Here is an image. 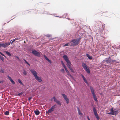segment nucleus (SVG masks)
<instances>
[{
  "mask_svg": "<svg viewBox=\"0 0 120 120\" xmlns=\"http://www.w3.org/2000/svg\"><path fill=\"white\" fill-rule=\"evenodd\" d=\"M30 70L34 76L37 81L39 82H41L42 81V79L41 77L37 75V72L34 69H30Z\"/></svg>",
  "mask_w": 120,
  "mask_h": 120,
  "instance_id": "f257e3e1",
  "label": "nucleus"
},
{
  "mask_svg": "<svg viewBox=\"0 0 120 120\" xmlns=\"http://www.w3.org/2000/svg\"><path fill=\"white\" fill-rule=\"evenodd\" d=\"M90 88L91 92L92 94V95L93 97V98L94 99L95 101L96 102L98 101L97 98V96L96 95L95 93V90L94 88L91 86H90Z\"/></svg>",
  "mask_w": 120,
  "mask_h": 120,
  "instance_id": "f03ea898",
  "label": "nucleus"
},
{
  "mask_svg": "<svg viewBox=\"0 0 120 120\" xmlns=\"http://www.w3.org/2000/svg\"><path fill=\"white\" fill-rule=\"evenodd\" d=\"M80 39H74L72 40L70 42L71 45L70 46H76L79 43V41Z\"/></svg>",
  "mask_w": 120,
  "mask_h": 120,
  "instance_id": "7ed1b4c3",
  "label": "nucleus"
},
{
  "mask_svg": "<svg viewBox=\"0 0 120 120\" xmlns=\"http://www.w3.org/2000/svg\"><path fill=\"white\" fill-rule=\"evenodd\" d=\"M12 40H11V41ZM11 42H8L2 43L0 42V48L1 47H3L4 48H5L8 47L10 44Z\"/></svg>",
  "mask_w": 120,
  "mask_h": 120,
  "instance_id": "20e7f679",
  "label": "nucleus"
},
{
  "mask_svg": "<svg viewBox=\"0 0 120 120\" xmlns=\"http://www.w3.org/2000/svg\"><path fill=\"white\" fill-rule=\"evenodd\" d=\"M56 105L55 104L52 106L47 111H46V114H49L53 111L56 108Z\"/></svg>",
  "mask_w": 120,
  "mask_h": 120,
  "instance_id": "39448f33",
  "label": "nucleus"
},
{
  "mask_svg": "<svg viewBox=\"0 0 120 120\" xmlns=\"http://www.w3.org/2000/svg\"><path fill=\"white\" fill-rule=\"evenodd\" d=\"M82 66L84 69L88 73H90L89 69L88 68L87 66L85 63H83L82 64Z\"/></svg>",
  "mask_w": 120,
  "mask_h": 120,
  "instance_id": "423d86ee",
  "label": "nucleus"
},
{
  "mask_svg": "<svg viewBox=\"0 0 120 120\" xmlns=\"http://www.w3.org/2000/svg\"><path fill=\"white\" fill-rule=\"evenodd\" d=\"M63 58L65 60L66 62L67 63L68 65L69 64L71 63V62L69 60L68 58V56L66 55H64L63 56Z\"/></svg>",
  "mask_w": 120,
  "mask_h": 120,
  "instance_id": "0eeeda50",
  "label": "nucleus"
},
{
  "mask_svg": "<svg viewBox=\"0 0 120 120\" xmlns=\"http://www.w3.org/2000/svg\"><path fill=\"white\" fill-rule=\"evenodd\" d=\"M32 53L33 54L35 55L36 56L40 57L41 56V52H39L35 50L32 51Z\"/></svg>",
  "mask_w": 120,
  "mask_h": 120,
  "instance_id": "6e6552de",
  "label": "nucleus"
},
{
  "mask_svg": "<svg viewBox=\"0 0 120 120\" xmlns=\"http://www.w3.org/2000/svg\"><path fill=\"white\" fill-rule=\"evenodd\" d=\"M63 98H64V99L66 101V103L67 104H68L69 102V99L68 98L67 96L65 94H62Z\"/></svg>",
  "mask_w": 120,
  "mask_h": 120,
  "instance_id": "1a4fd4ad",
  "label": "nucleus"
},
{
  "mask_svg": "<svg viewBox=\"0 0 120 120\" xmlns=\"http://www.w3.org/2000/svg\"><path fill=\"white\" fill-rule=\"evenodd\" d=\"M111 59L109 57L105 60V62L107 63H111Z\"/></svg>",
  "mask_w": 120,
  "mask_h": 120,
  "instance_id": "9d476101",
  "label": "nucleus"
},
{
  "mask_svg": "<svg viewBox=\"0 0 120 120\" xmlns=\"http://www.w3.org/2000/svg\"><path fill=\"white\" fill-rule=\"evenodd\" d=\"M81 76L82 78H83V79L84 80L85 82L86 83V84L88 85H89V84L87 82V81L86 79L84 77V76L83 75H82Z\"/></svg>",
  "mask_w": 120,
  "mask_h": 120,
  "instance_id": "9b49d317",
  "label": "nucleus"
},
{
  "mask_svg": "<svg viewBox=\"0 0 120 120\" xmlns=\"http://www.w3.org/2000/svg\"><path fill=\"white\" fill-rule=\"evenodd\" d=\"M71 63H70V64H68V66L69 69L71 70V71L73 73H74V70H73L72 68L71 67Z\"/></svg>",
  "mask_w": 120,
  "mask_h": 120,
  "instance_id": "f8f14e48",
  "label": "nucleus"
},
{
  "mask_svg": "<svg viewBox=\"0 0 120 120\" xmlns=\"http://www.w3.org/2000/svg\"><path fill=\"white\" fill-rule=\"evenodd\" d=\"M111 112H110L107 113V114H112L114 115V112L113 109V108H111Z\"/></svg>",
  "mask_w": 120,
  "mask_h": 120,
  "instance_id": "ddd939ff",
  "label": "nucleus"
},
{
  "mask_svg": "<svg viewBox=\"0 0 120 120\" xmlns=\"http://www.w3.org/2000/svg\"><path fill=\"white\" fill-rule=\"evenodd\" d=\"M8 78L9 79V80L11 81V83L13 84H15V82L9 76H8Z\"/></svg>",
  "mask_w": 120,
  "mask_h": 120,
  "instance_id": "4468645a",
  "label": "nucleus"
},
{
  "mask_svg": "<svg viewBox=\"0 0 120 120\" xmlns=\"http://www.w3.org/2000/svg\"><path fill=\"white\" fill-rule=\"evenodd\" d=\"M77 108L79 115H80V116H81L82 115V114L81 112L80 111L78 107H77Z\"/></svg>",
  "mask_w": 120,
  "mask_h": 120,
  "instance_id": "2eb2a0df",
  "label": "nucleus"
},
{
  "mask_svg": "<svg viewBox=\"0 0 120 120\" xmlns=\"http://www.w3.org/2000/svg\"><path fill=\"white\" fill-rule=\"evenodd\" d=\"M65 71L66 73H67V74L70 77H72V76L70 74V73L68 71V70L66 68L65 69Z\"/></svg>",
  "mask_w": 120,
  "mask_h": 120,
  "instance_id": "dca6fc26",
  "label": "nucleus"
},
{
  "mask_svg": "<svg viewBox=\"0 0 120 120\" xmlns=\"http://www.w3.org/2000/svg\"><path fill=\"white\" fill-rule=\"evenodd\" d=\"M34 113L36 115H38L39 114L40 112L38 110H36L34 111Z\"/></svg>",
  "mask_w": 120,
  "mask_h": 120,
  "instance_id": "f3484780",
  "label": "nucleus"
},
{
  "mask_svg": "<svg viewBox=\"0 0 120 120\" xmlns=\"http://www.w3.org/2000/svg\"><path fill=\"white\" fill-rule=\"evenodd\" d=\"M93 110L94 114L97 113L95 107H93Z\"/></svg>",
  "mask_w": 120,
  "mask_h": 120,
  "instance_id": "a211bd4d",
  "label": "nucleus"
},
{
  "mask_svg": "<svg viewBox=\"0 0 120 120\" xmlns=\"http://www.w3.org/2000/svg\"><path fill=\"white\" fill-rule=\"evenodd\" d=\"M5 52L6 53L8 56H11V55L10 53L8 51H5Z\"/></svg>",
  "mask_w": 120,
  "mask_h": 120,
  "instance_id": "6ab92c4d",
  "label": "nucleus"
},
{
  "mask_svg": "<svg viewBox=\"0 0 120 120\" xmlns=\"http://www.w3.org/2000/svg\"><path fill=\"white\" fill-rule=\"evenodd\" d=\"M96 118L98 119V120H99L100 119V118L98 116V114L97 113L96 114H94Z\"/></svg>",
  "mask_w": 120,
  "mask_h": 120,
  "instance_id": "aec40b11",
  "label": "nucleus"
},
{
  "mask_svg": "<svg viewBox=\"0 0 120 120\" xmlns=\"http://www.w3.org/2000/svg\"><path fill=\"white\" fill-rule=\"evenodd\" d=\"M53 99H54V101L56 102L58 101L57 99L54 96L53 97Z\"/></svg>",
  "mask_w": 120,
  "mask_h": 120,
  "instance_id": "412c9836",
  "label": "nucleus"
},
{
  "mask_svg": "<svg viewBox=\"0 0 120 120\" xmlns=\"http://www.w3.org/2000/svg\"><path fill=\"white\" fill-rule=\"evenodd\" d=\"M71 43L70 42V43H68L64 45L65 46H67L68 45H70V46Z\"/></svg>",
  "mask_w": 120,
  "mask_h": 120,
  "instance_id": "4be33fe9",
  "label": "nucleus"
},
{
  "mask_svg": "<svg viewBox=\"0 0 120 120\" xmlns=\"http://www.w3.org/2000/svg\"><path fill=\"white\" fill-rule=\"evenodd\" d=\"M87 57L88 58L90 59H91L92 58V57L90 56L89 55H88V54L87 55Z\"/></svg>",
  "mask_w": 120,
  "mask_h": 120,
  "instance_id": "5701e85b",
  "label": "nucleus"
},
{
  "mask_svg": "<svg viewBox=\"0 0 120 120\" xmlns=\"http://www.w3.org/2000/svg\"><path fill=\"white\" fill-rule=\"evenodd\" d=\"M23 74L25 75H26L27 74V72H26L25 70H23Z\"/></svg>",
  "mask_w": 120,
  "mask_h": 120,
  "instance_id": "b1692460",
  "label": "nucleus"
},
{
  "mask_svg": "<svg viewBox=\"0 0 120 120\" xmlns=\"http://www.w3.org/2000/svg\"><path fill=\"white\" fill-rule=\"evenodd\" d=\"M9 114V112L8 111H7L5 113V115H8Z\"/></svg>",
  "mask_w": 120,
  "mask_h": 120,
  "instance_id": "393cba45",
  "label": "nucleus"
},
{
  "mask_svg": "<svg viewBox=\"0 0 120 120\" xmlns=\"http://www.w3.org/2000/svg\"><path fill=\"white\" fill-rule=\"evenodd\" d=\"M60 106L61 105V102L59 100L58 101H57L56 102Z\"/></svg>",
  "mask_w": 120,
  "mask_h": 120,
  "instance_id": "a878e982",
  "label": "nucleus"
},
{
  "mask_svg": "<svg viewBox=\"0 0 120 120\" xmlns=\"http://www.w3.org/2000/svg\"><path fill=\"white\" fill-rule=\"evenodd\" d=\"M60 106L61 105V102L59 100L58 101H57L56 102Z\"/></svg>",
  "mask_w": 120,
  "mask_h": 120,
  "instance_id": "bb28decb",
  "label": "nucleus"
},
{
  "mask_svg": "<svg viewBox=\"0 0 120 120\" xmlns=\"http://www.w3.org/2000/svg\"><path fill=\"white\" fill-rule=\"evenodd\" d=\"M0 58L1 59V60H2V61H3V62H4V57L2 56H1L0 57Z\"/></svg>",
  "mask_w": 120,
  "mask_h": 120,
  "instance_id": "cd10ccee",
  "label": "nucleus"
},
{
  "mask_svg": "<svg viewBox=\"0 0 120 120\" xmlns=\"http://www.w3.org/2000/svg\"><path fill=\"white\" fill-rule=\"evenodd\" d=\"M18 82L19 83H20L21 85H23V84L22 82L19 79L18 80Z\"/></svg>",
  "mask_w": 120,
  "mask_h": 120,
  "instance_id": "c85d7f7f",
  "label": "nucleus"
},
{
  "mask_svg": "<svg viewBox=\"0 0 120 120\" xmlns=\"http://www.w3.org/2000/svg\"><path fill=\"white\" fill-rule=\"evenodd\" d=\"M0 71L1 72L4 73V71L3 69L2 68L0 70Z\"/></svg>",
  "mask_w": 120,
  "mask_h": 120,
  "instance_id": "c756f323",
  "label": "nucleus"
},
{
  "mask_svg": "<svg viewBox=\"0 0 120 120\" xmlns=\"http://www.w3.org/2000/svg\"><path fill=\"white\" fill-rule=\"evenodd\" d=\"M61 72L63 73H65V71L64 69H61Z\"/></svg>",
  "mask_w": 120,
  "mask_h": 120,
  "instance_id": "7c9ffc66",
  "label": "nucleus"
},
{
  "mask_svg": "<svg viewBox=\"0 0 120 120\" xmlns=\"http://www.w3.org/2000/svg\"><path fill=\"white\" fill-rule=\"evenodd\" d=\"M46 60H47L50 63H51V61L48 58H47V59H46Z\"/></svg>",
  "mask_w": 120,
  "mask_h": 120,
  "instance_id": "2f4dec72",
  "label": "nucleus"
},
{
  "mask_svg": "<svg viewBox=\"0 0 120 120\" xmlns=\"http://www.w3.org/2000/svg\"><path fill=\"white\" fill-rule=\"evenodd\" d=\"M24 60L26 63L27 64L29 65L30 66V64H29L28 62L25 59H24Z\"/></svg>",
  "mask_w": 120,
  "mask_h": 120,
  "instance_id": "473e14b6",
  "label": "nucleus"
},
{
  "mask_svg": "<svg viewBox=\"0 0 120 120\" xmlns=\"http://www.w3.org/2000/svg\"><path fill=\"white\" fill-rule=\"evenodd\" d=\"M23 92H22L18 94V96H20L23 94Z\"/></svg>",
  "mask_w": 120,
  "mask_h": 120,
  "instance_id": "72a5a7b5",
  "label": "nucleus"
},
{
  "mask_svg": "<svg viewBox=\"0 0 120 120\" xmlns=\"http://www.w3.org/2000/svg\"><path fill=\"white\" fill-rule=\"evenodd\" d=\"M111 63H114L116 62V60H113L111 59Z\"/></svg>",
  "mask_w": 120,
  "mask_h": 120,
  "instance_id": "f704fd0d",
  "label": "nucleus"
},
{
  "mask_svg": "<svg viewBox=\"0 0 120 120\" xmlns=\"http://www.w3.org/2000/svg\"><path fill=\"white\" fill-rule=\"evenodd\" d=\"M32 98V97H30L28 99V100L29 101H30L31 99Z\"/></svg>",
  "mask_w": 120,
  "mask_h": 120,
  "instance_id": "c9c22d12",
  "label": "nucleus"
},
{
  "mask_svg": "<svg viewBox=\"0 0 120 120\" xmlns=\"http://www.w3.org/2000/svg\"><path fill=\"white\" fill-rule=\"evenodd\" d=\"M46 36L47 37H51V35H50L48 34V35H46Z\"/></svg>",
  "mask_w": 120,
  "mask_h": 120,
  "instance_id": "e433bc0d",
  "label": "nucleus"
},
{
  "mask_svg": "<svg viewBox=\"0 0 120 120\" xmlns=\"http://www.w3.org/2000/svg\"><path fill=\"white\" fill-rule=\"evenodd\" d=\"M15 41L14 39L13 40V41L11 42V44H12Z\"/></svg>",
  "mask_w": 120,
  "mask_h": 120,
  "instance_id": "4c0bfd02",
  "label": "nucleus"
},
{
  "mask_svg": "<svg viewBox=\"0 0 120 120\" xmlns=\"http://www.w3.org/2000/svg\"><path fill=\"white\" fill-rule=\"evenodd\" d=\"M44 56L45 58V59H47L48 58L46 56V55H44Z\"/></svg>",
  "mask_w": 120,
  "mask_h": 120,
  "instance_id": "58836bf2",
  "label": "nucleus"
},
{
  "mask_svg": "<svg viewBox=\"0 0 120 120\" xmlns=\"http://www.w3.org/2000/svg\"><path fill=\"white\" fill-rule=\"evenodd\" d=\"M61 62V63H62V64L63 66H64L65 65L64 64V63L62 61Z\"/></svg>",
  "mask_w": 120,
  "mask_h": 120,
  "instance_id": "ea45409f",
  "label": "nucleus"
},
{
  "mask_svg": "<svg viewBox=\"0 0 120 120\" xmlns=\"http://www.w3.org/2000/svg\"><path fill=\"white\" fill-rule=\"evenodd\" d=\"M63 66L64 67V68L65 69H66V68H67L65 65L64 66Z\"/></svg>",
  "mask_w": 120,
  "mask_h": 120,
  "instance_id": "a19ab883",
  "label": "nucleus"
},
{
  "mask_svg": "<svg viewBox=\"0 0 120 120\" xmlns=\"http://www.w3.org/2000/svg\"><path fill=\"white\" fill-rule=\"evenodd\" d=\"M15 41L16 40H19V39L18 38H16L15 39H14Z\"/></svg>",
  "mask_w": 120,
  "mask_h": 120,
  "instance_id": "79ce46f5",
  "label": "nucleus"
},
{
  "mask_svg": "<svg viewBox=\"0 0 120 120\" xmlns=\"http://www.w3.org/2000/svg\"><path fill=\"white\" fill-rule=\"evenodd\" d=\"M87 118L88 120H90L89 118V116H87Z\"/></svg>",
  "mask_w": 120,
  "mask_h": 120,
  "instance_id": "37998d69",
  "label": "nucleus"
},
{
  "mask_svg": "<svg viewBox=\"0 0 120 120\" xmlns=\"http://www.w3.org/2000/svg\"><path fill=\"white\" fill-rule=\"evenodd\" d=\"M16 57L19 60V58L17 56H16Z\"/></svg>",
  "mask_w": 120,
  "mask_h": 120,
  "instance_id": "c03bdc74",
  "label": "nucleus"
},
{
  "mask_svg": "<svg viewBox=\"0 0 120 120\" xmlns=\"http://www.w3.org/2000/svg\"><path fill=\"white\" fill-rule=\"evenodd\" d=\"M0 53L2 55H3V54L1 52H0Z\"/></svg>",
  "mask_w": 120,
  "mask_h": 120,
  "instance_id": "a18cd8bd",
  "label": "nucleus"
},
{
  "mask_svg": "<svg viewBox=\"0 0 120 120\" xmlns=\"http://www.w3.org/2000/svg\"><path fill=\"white\" fill-rule=\"evenodd\" d=\"M2 56H4V57H5V55H4L3 54V55H2Z\"/></svg>",
  "mask_w": 120,
  "mask_h": 120,
  "instance_id": "49530a36",
  "label": "nucleus"
},
{
  "mask_svg": "<svg viewBox=\"0 0 120 120\" xmlns=\"http://www.w3.org/2000/svg\"><path fill=\"white\" fill-rule=\"evenodd\" d=\"M17 120H19V119H17Z\"/></svg>",
  "mask_w": 120,
  "mask_h": 120,
  "instance_id": "de8ad7c7",
  "label": "nucleus"
},
{
  "mask_svg": "<svg viewBox=\"0 0 120 120\" xmlns=\"http://www.w3.org/2000/svg\"><path fill=\"white\" fill-rule=\"evenodd\" d=\"M100 22V23H101V22Z\"/></svg>",
  "mask_w": 120,
  "mask_h": 120,
  "instance_id": "09e8293b",
  "label": "nucleus"
}]
</instances>
